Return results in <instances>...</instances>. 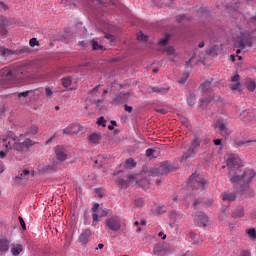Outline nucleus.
Segmentation results:
<instances>
[{"mask_svg":"<svg viewBox=\"0 0 256 256\" xmlns=\"http://www.w3.org/2000/svg\"><path fill=\"white\" fill-rule=\"evenodd\" d=\"M226 165L229 170V179L232 183H239L241 180L244 181V183L241 185V195L244 197H253V195H255V191L250 188L249 183L253 181L256 175L255 170H245L241 175L243 166L241 165V159L235 154H230L228 156Z\"/></svg>","mask_w":256,"mask_h":256,"instance_id":"f257e3e1","label":"nucleus"},{"mask_svg":"<svg viewBox=\"0 0 256 256\" xmlns=\"http://www.w3.org/2000/svg\"><path fill=\"white\" fill-rule=\"evenodd\" d=\"M23 68L11 70L7 67L0 70V88L11 87L18 79H23Z\"/></svg>","mask_w":256,"mask_h":256,"instance_id":"f03ea898","label":"nucleus"},{"mask_svg":"<svg viewBox=\"0 0 256 256\" xmlns=\"http://www.w3.org/2000/svg\"><path fill=\"white\" fill-rule=\"evenodd\" d=\"M188 187H191L193 191H205L209 187V182L206 179L197 173H193L187 181Z\"/></svg>","mask_w":256,"mask_h":256,"instance_id":"7ed1b4c3","label":"nucleus"},{"mask_svg":"<svg viewBox=\"0 0 256 256\" xmlns=\"http://www.w3.org/2000/svg\"><path fill=\"white\" fill-rule=\"evenodd\" d=\"M199 147H201V138L198 135H194L190 147L180 158L181 163H185L187 159L193 157V155H197V149H199Z\"/></svg>","mask_w":256,"mask_h":256,"instance_id":"20e7f679","label":"nucleus"},{"mask_svg":"<svg viewBox=\"0 0 256 256\" xmlns=\"http://www.w3.org/2000/svg\"><path fill=\"white\" fill-rule=\"evenodd\" d=\"M171 171V163L162 162L161 165L151 168L150 175L151 177H161V175H167Z\"/></svg>","mask_w":256,"mask_h":256,"instance_id":"39448f33","label":"nucleus"},{"mask_svg":"<svg viewBox=\"0 0 256 256\" xmlns=\"http://www.w3.org/2000/svg\"><path fill=\"white\" fill-rule=\"evenodd\" d=\"M122 225H125V223H123L119 216H112L106 220V226L114 233L121 231Z\"/></svg>","mask_w":256,"mask_h":256,"instance_id":"423d86ee","label":"nucleus"},{"mask_svg":"<svg viewBox=\"0 0 256 256\" xmlns=\"http://www.w3.org/2000/svg\"><path fill=\"white\" fill-rule=\"evenodd\" d=\"M33 145H35V142L27 138L22 143L15 142L13 149L18 151V153H27V151H29Z\"/></svg>","mask_w":256,"mask_h":256,"instance_id":"0eeeda50","label":"nucleus"},{"mask_svg":"<svg viewBox=\"0 0 256 256\" xmlns=\"http://www.w3.org/2000/svg\"><path fill=\"white\" fill-rule=\"evenodd\" d=\"M209 223V217H207L202 212H198L194 216V224L196 227H207V224Z\"/></svg>","mask_w":256,"mask_h":256,"instance_id":"6e6552de","label":"nucleus"},{"mask_svg":"<svg viewBox=\"0 0 256 256\" xmlns=\"http://www.w3.org/2000/svg\"><path fill=\"white\" fill-rule=\"evenodd\" d=\"M15 143H16L15 138H11L10 136H3L2 138H0V145L6 151H9L10 149H14Z\"/></svg>","mask_w":256,"mask_h":256,"instance_id":"1a4fd4ad","label":"nucleus"},{"mask_svg":"<svg viewBox=\"0 0 256 256\" xmlns=\"http://www.w3.org/2000/svg\"><path fill=\"white\" fill-rule=\"evenodd\" d=\"M231 83L229 84V87L232 91H240L241 87H243V84H241V76L239 73H236L234 76L231 77Z\"/></svg>","mask_w":256,"mask_h":256,"instance_id":"9d476101","label":"nucleus"},{"mask_svg":"<svg viewBox=\"0 0 256 256\" xmlns=\"http://www.w3.org/2000/svg\"><path fill=\"white\" fill-rule=\"evenodd\" d=\"M215 129H218L222 137H229V135H231L229 128H227V124L223 123L222 120L216 121Z\"/></svg>","mask_w":256,"mask_h":256,"instance_id":"9b49d317","label":"nucleus"},{"mask_svg":"<svg viewBox=\"0 0 256 256\" xmlns=\"http://www.w3.org/2000/svg\"><path fill=\"white\" fill-rule=\"evenodd\" d=\"M129 99V93H120L118 95H115L112 104L113 105H123V103H127V100Z\"/></svg>","mask_w":256,"mask_h":256,"instance_id":"f8f14e48","label":"nucleus"},{"mask_svg":"<svg viewBox=\"0 0 256 256\" xmlns=\"http://www.w3.org/2000/svg\"><path fill=\"white\" fill-rule=\"evenodd\" d=\"M101 139H103V135L101 133H91L88 137V143L93 145V147L99 145L101 143Z\"/></svg>","mask_w":256,"mask_h":256,"instance_id":"ddd939ff","label":"nucleus"},{"mask_svg":"<svg viewBox=\"0 0 256 256\" xmlns=\"http://www.w3.org/2000/svg\"><path fill=\"white\" fill-rule=\"evenodd\" d=\"M79 131V124L73 123L63 129V135H75L76 133H79Z\"/></svg>","mask_w":256,"mask_h":256,"instance_id":"4468645a","label":"nucleus"},{"mask_svg":"<svg viewBox=\"0 0 256 256\" xmlns=\"http://www.w3.org/2000/svg\"><path fill=\"white\" fill-rule=\"evenodd\" d=\"M56 159L63 163L67 160V154H65V148L63 146H56L55 148Z\"/></svg>","mask_w":256,"mask_h":256,"instance_id":"2eb2a0df","label":"nucleus"},{"mask_svg":"<svg viewBox=\"0 0 256 256\" xmlns=\"http://www.w3.org/2000/svg\"><path fill=\"white\" fill-rule=\"evenodd\" d=\"M211 83H213V78L200 84L199 89H201L204 97H207L211 93Z\"/></svg>","mask_w":256,"mask_h":256,"instance_id":"dca6fc26","label":"nucleus"},{"mask_svg":"<svg viewBox=\"0 0 256 256\" xmlns=\"http://www.w3.org/2000/svg\"><path fill=\"white\" fill-rule=\"evenodd\" d=\"M91 230L90 229H86L84 232H82L78 238L79 243H81V245H87V243H89V239L91 238Z\"/></svg>","mask_w":256,"mask_h":256,"instance_id":"f3484780","label":"nucleus"},{"mask_svg":"<svg viewBox=\"0 0 256 256\" xmlns=\"http://www.w3.org/2000/svg\"><path fill=\"white\" fill-rule=\"evenodd\" d=\"M231 217L233 219H241L242 217H245V208L243 206H238L232 211Z\"/></svg>","mask_w":256,"mask_h":256,"instance_id":"a211bd4d","label":"nucleus"},{"mask_svg":"<svg viewBox=\"0 0 256 256\" xmlns=\"http://www.w3.org/2000/svg\"><path fill=\"white\" fill-rule=\"evenodd\" d=\"M11 242H9L8 239L2 238L0 239V253H7L9 251V245Z\"/></svg>","mask_w":256,"mask_h":256,"instance_id":"6ab92c4d","label":"nucleus"},{"mask_svg":"<svg viewBox=\"0 0 256 256\" xmlns=\"http://www.w3.org/2000/svg\"><path fill=\"white\" fill-rule=\"evenodd\" d=\"M245 87L251 93H253V91H255V89H256V83H255V81L253 79L247 78L246 81H245Z\"/></svg>","mask_w":256,"mask_h":256,"instance_id":"aec40b11","label":"nucleus"},{"mask_svg":"<svg viewBox=\"0 0 256 256\" xmlns=\"http://www.w3.org/2000/svg\"><path fill=\"white\" fill-rule=\"evenodd\" d=\"M11 253L13 256H19L23 253V246L21 244L13 245L11 248Z\"/></svg>","mask_w":256,"mask_h":256,"instance_id":"412c9836","label":"nucleus"},{"mask_svg":"<svg viewBox=\"0 0 256 256\" xmlns=\"http://www.w3.org/2000/svg\"><path fill=\"white\" fill-rule=\"evenodd\" d=\"M7 35V28L5 27V18L0 16V37Z\"/></svg>","mask_w":256,"mask_h":256,"instance_id":"4be33fe9","label":"nucleus"},{"mask_svg":"<svg viewBox=\"0 0 256 256\" xmlns=\"http://www.w3.org/2000/svg\"><path fill=\"white\" fill-rule=\"evenodd\" d=\"M235 199H237L236 193H223L222 194L223 201H235Z\"/></svg>","mask_w":256,"mask_h":256,"instance_id":"5701e85b","label":"nucleus"},{"mask_svg":"<svg viewBox=\"0 0 256 256\" xmlns=\"http://www.w3.org/2000/svg\"><path fill=\"white\" fill-rule=\"evenodd\" d=\"M135 167H137V163L135 162V160L133 158L127 159L124 163L125 169H133Z\"/></svg>","mask_w":256,"mask_h":256,"instance_id":"b1692460","label":"nucleus"},{"mask_svg":"<svg viewBox=\"0 0 256 256\" xmlns=\"http://www.w3.org/2000/svg\"><path fill=\"white\" fill-rule=\"evenodd\" d=\"M62 85L67 89L68 87H71V83H73V80L71 79V76H67L62 78Z\"/></svg>","mask_w":256,"mask_h":256,"instance_id":"393cba45","label":"nucleus"},{"mask_svg":"<svg viewBox=\"0 0 256 256\" xmlns=\"http://www.w3.org/2000/svg\"><path fill=\"white\" fill-rule=\"evenodd\" d=\"M116 183L121 187V189H127L129 187V180H123L122 178H118Z\"/></svg>","mask_w":256,"mask_h":256,"instance_id":"a878e982","label":"nucleus"},{"mask_svg":"<svg viewBox=\"0 0 256 256\" xmlns=\"http://www.w3.org/2000/svg\"><path fill=\"white\" fill-rule=\"evenodd\" d=\"M28 135H37L39 133V127L37 125H32L27 130Z\"/></svg>","mask_w":256,"mask_h":256,"instance_id":"bb28decb","label":"nucleus"},{"mask_svg":"<svg viewBox=\"0 0 256 256\" xmlns=\"http://www.w3.org/2000/svg\"><path fill=\"white\" fill-rule=\"evenodd\" d=\"M249 239H251V241H255L256 240V230L255 228H251V229H248L246 231Z\"/></svg>","mask_w":256,"mask_h":256,"instance_id":"cd10ccee","label":"nucleus"},{"mask_svg":"<svg viewBox=\"0 0 256 256\" xmlns=\"http://www.w3.org/2000/svg\"><path fill=\"white\" fill-rule=\"evenodd\" d=\"M211 101H213V97L203 98L202 100H200V107L202 109H205V105H209Z\"/></svg>","mask_w":256,"mask_h":256,"instance_id":"c85d7f7f","label":"nucleus"},{"mask_svg":"<svg viewBox=\"0 0 256 256\" xmlns=\"http://www.w3.org/2000/svg\"><path fill=\"white\" fill-rule=\"evenodd\" d=\"M195 101H197V96L195 94L191 93L189 97L187 98V103L190 107H193L195 104Z\"/></svg>","mask_w":256,"mask_h":256,"instance_id":"c756f323","label":"nucleus"},{"mask_svg":"<svg viewBox=\"0 0 256 256\" xmlns=\"http://www.w3.org/2000/svg\"><path fill=\"white\" fill-rule=\"evenodd\" d=\"M153 93H169V88L152 87Z\"/></svg>","mask_w":256,"mask_h":256,"instance_id":"7c9ffc66","label":"nucleus"},{"mask_svg":"<svg viewBox=\"0 0 256 256\" xmlns=\"http://www.w3.org/2000/svg\"><path fill=\"white\" fill-rule=\"evenodd\" d=\"M91 43L93 51H99V49H103V46H101L96 40H92Z\"/></svg>","mask_w":256,"mask_h":256,"instance_id":"2f4dec72","label":"nucleus"},{"mask_svg":"<svg viewBox=\"0 0 256 256\" xmlns=\"http://www.w3.org/2000/svg\"><path fill=\"white\" fill-rule=\"evenodd\" d=\"M96 123L97 125H101V127H107V120L103 116L99 117Z\"/></svg>","mask_w":256,"mask_h":256,"instance_id":"473e14b6","label":"nucleus"},{"mask_svg":"<svg viewBox=\"0 0 256 256\" xmlns=\"http://www.w3.org/2000/svg\"><path fill=\"white\" fill-rule=\"evenodd\" d=\"M55 170V166L53 165H46L42 168V173H49V171H54Z\"/></svg>","mask_w":256,"mask_h":256,"instance_id":"72a5a7b5","label":"nucleus"},{"mask_svg":"<svg viewBox=\"0 0 256 256\" xmlns=\"http://www.w3.org/2000/svg\"><path fill=\"white\" fill-rule=\"evenodd\" d=\"M30 173L31 172H29V170H23L22 173L16 177V179H25L26 177H29Z\"/></svg>","mask_w":256,"mask_h":256,"instance_id":"f704fd0d","label":"nucleus"},{"mask_svg":"<svg viewBox=\"0 0 256 256\" xmlns=\"http://www.w3.org/2000/svg\"><path fill=\"white\" fill-rule=\"evenodd\" d=\"M167 43H169V34H166V36L159 41V45H161V47H165Z\"/></svg>","mask_w":256,"mask_h":256,"instance_id":"c9c22d12","label":"nucleus"},{"mask_svg":"<svg viewBox=\"0 0 256 256\" xmlns=\"http://www.w3.org/2000/svg\"><path fill=\"white\" fill-rule=\"evenodd\" d=\"M144 204H145V201L143 200V198H138L134 200L135 207H143Z\"/></svg>","mask_w":256,"mask_h":256,"instance_id":"e433bc0d","label":"nucleus"},{"mask_svg":"<svg viewBox=\"0 0 256 256\" xmlns=\"http://www.w3.org/2000/svg\"><path fill=\"white\" fill-rule=\"evenodd\" d=\"M246 143H256V140H240L237 142L238 147H242V145H246Z\"/></svg>","mask_w":256,"mask_h":256,"instance_id":"4c0bfd02","label":"nucleus"},{"mask_svg":"<svg viewBox=\"0 0 256 256\" xmlns=\"http://www.w3.org/2000/svg\"><path fill=\"white\" fill-rule=\"evenodd\" d=\"M29 45L30 47H39V41L37 40V38H32L29 41Z\"/></svg>","mask_w":256,"mask_h":256,"instance_id":"58836bf2","label":"nucleus"},{"mask_svg":"<svg viewBox=\"0 0 256 256\" xmlns=\"http://www.w3.org/2000/svg\"><path fill=\"white\" fill-rule=\"evenodd\" d=\"M18 220L20 222V225H21L23 231H27V225H25V220H23V217L19 216Z\"/></svg>","mask_w":256,"mask_h":256,"instance_id":"ea45409f","label":"nucleus"},{"mask_svg":"<svg viewBox=\"0 0 256 256\" xmlns=\"http://www.w3.org/2000/svg\"><path fill=\"white\" fill-rule=\"evenodd\" d=\"M45 95L51 99L53 97V90L50 87L45 88Z\"/></svg>","mask_w":256,"mask_h":256,"instance_id":"a19ab883","label":"nucleus"},{"mask_svg":"<svg viewBox=\"0 0 256 256\" xmlns=\"http://www.w3.org/2000/svg\"><path fill=\"white\" fill-rule=\"evenodd\" d=\"M165 51L168 55H175V48L173 46L167 47Z\"/></svg>","mask_w":256,"mask_h":256,"instance_id":"79ce46f5","label":"nucleus"},{"mask_svg":"<svg viewBox=\"0 0 256 256\" xmlns=\"http://www.w3.org/2000/svg\"><path fill=\"white\" fill-rule=\"evenodd\" d=\"M41 95H43V91L39 89L34 90V99H39Z\"/></svg>","mask_w":256,"mask_h":256,"instance_id":"37998d69","label":"nucleus"},{"mask_svg":"<svg viewBox=\"0 0 256 256\" xmlns=\"http://www.w3.org/2000/svg\"><path fill=\"white\" fill-rule=\"evenodd\" d=\"M183 75H184V79L178 82L180 85H183L187 81V79H189V72H185Z\"/></svg>","mask_w":256,"mask_h":256,"instance_id":"c03bdc74","label":"nucleus"},{"mask_svg":"<svg viewBox=\"0 0 256 256\" xmlns=\"http://www.w3.org/2000/svg\"><path fill=\"white\" fill-rule=\"evenodd\" d=\"M137 39L138 41H147V36L143 34V32H141L140 34H138Z\"/></svg>","mask_w":256,"mask_h":256,"instance_id":"a18cd8bd","label":"nucleus"},{"mask_svg":"<svg viewBox=\"0 0 256 256\" xmlns=\"http://www.w3.org/2000/svg\"><path fill=\"white\" fill-rule=\"evenodd\" d=\"M93 224L96 225V223H99V214L93 213L92 214Z\"/></svg>","mask_w":256,"mask_h":256,"instance_id":"49530a36","label":"nucleus"},{"mask_svg":"<svg viewBox=\"0 0 256 256\" xmlns=\"http://www.w3.org/2000/svg\"><path fill=\"white\" fill-rule=\"evenodd\" d=\"M29 93H33V91H26V92H21L18 94L19 99H21V97H28Z\"/></svg>","mask_w":256,"mask_h":256,"instance_id":"de8ad7c7","label":"nucleus"},{"mask_svg":"<svg viewBox=\"0 0 256 256\" xmlns=\"http://www.w3.org/2000/svg\"><path fill=\"white\" fill-rule=\"evenodd\" d=\"M153 153H155V150L152 148H148L146 150V157H152Z\"/></svg>","mask_w":256,"mask_h":256,"instance_id":"09e8293b","label":"nucleus"},{"mask_svg":"<svg viewBox=\"0 0 256 256\" xmlns=\"http://www.w3.org/2000/svg\"><path fill=\"white\" fill-rule=\"evenodd\" d=\"M2 55H13V51L7 49V48H4L3 51H2Z\"/></svg>","mask_w":256,"mask_h":256,"instance_id":"8fccbe9b","label":"nucleus"},{"mask_svg":"<svg viewBox=\"0 0 256 256\" xmlns=\"http://www.w3.org/2000/svg\"><path fill=\"white\" fill-rule=\"evenodd\" d=\"M185 19H187V17L185 15L177 16V18H176L178 23H183V21H185Z\"/></svg>","mask_w":256,"mask_h":256,"instance_id":"3c124183","label":"nucleus"},{"mask_svg":"<svg viewBox=\"0 0 256 256\" xmlns=\"http://www.w3.org/2000/svg\"><path fill=\"white\" fill-rule=\"evenodd\" d=\"M124 110L127 111V113H133V107L127 104L124 106Z\"/></svg>","mask_w":256,"mask_h":256,"instance_id":"603ef678","label":"nucleus"},{"mask_svg":"<svg viewBox=\"0 0 256 256\" xmlns=\"http://www.w3.org/2000/svg\"><path fill=\"white\" fill-rule=\"evenodd\" d=\"M236 45L240 48V49H245V43H243V41H238L236 42Z\"/></svg>","mask_w":256,"mask_h":256,"instance_id":"864d4df0","label":"nucleus"},{"mask_svg":"<svg viewBox=\"0 0 256 256\" xmlns=\"http://www.w3.org/2000/svg\"><path fill=\"white\" fill-rule=\"evenodd\" d=\"M98 210H99V203H95L92 207V211L93 213H97Z\"/></svg>","mask_w":256,"mask_h":256,"instance_id":"5fc2aeb1","label":"nucleus"},{"mask_svg":"<svg viewBox=\"0 0 256 256\" xmlns=\"http://www.w3.org/2000/svg\"><path fill=\"white\" fill-rule=\"evenodd\" d=\"M92 3L94 5H103L105 2H103V0H92Z\"/></svg>","mask_w":256,"mask_h":256,"instance_id":"6e6d98bb","label":"nucleus"},{"mask_svg":"<svg viewBox=\"0 0 256 256\" xmlns=\"http://www.w3.org/2000/svg\"><path fill=\"white\" fill-rule=\"evenodd\" d=\"M198 205H201V201L195 200L194 203H193L194 209H196V210L199 209Z\"/></svg>","mask_w":256,"mask_h":256,"instance_id":"4d7b16f0","label":"nucleus"},{"mask_svg":"<svg viewBox=\"0 0 256 256\" xmlns=\"http://www.w3.org/2000/svg\"><path fill=\"white\" fill-rule=\"evenodd\" d=\"M240 256H251V252L247 251V250H243L241 253H240Z\"/></svg>","mask_w":256,"mask_h":256,"instance_id":"13d9d810","label":"nucleus"},{"mask_svg":"<svg viewBox=\"0 0 256 256\" xmlns=\"http://www.w3.org/2000/svg\"><path fill=\"white\" fill-rule=\"evenodd\" d=\"M158 113H161V115H167V109L161 108L157 110Z\"/></svg>","mask_w":256,"mask_h":256,"instance_id":"bf43d9fd","label":"nucleus"},{"mask_svg":"<svg viewBox=\"0 0 256 256\" xmlns=\"http://www.w3.org/2000/svg\"><path fill=\"white\" fill-rule=\"evenodd\" d=\"M55 137H57V134H54L50 139H48L46 141V145H50L52 143V141L55 139Z\"/></svg>","mask_w":256,"mask_h":256,"instance_id":"052dcab7","label":"nucleus"},{"mask_svg":"<svg viewBox=\"0 0 256 256\" xmlns=\"http://www.w3.org/2000/svg\"><path fill=\"white\" fill-rule=\"evenodd\" d=\"M154 255H159V253H161V250L159 249V246H155L154 250H153Z\"/></svg>","mask_w":256,"mask_h":256,"instance_id":"680f3d73","label":"nucleus"},{"mask_svg":"<svg viewBox=\"0 0 256 256\" xmlns=\"http://www.w3.org/2000/svg\"><path fill=\"white\" fill-rule=\"evenodd\" d=\"M107 215H109V212H107V210H102V212L99 215V217H107Z\"/></svg>","mask_w":256,"mask_h":256,"instance_id":"e2e57ef3","label":"nucleus"},{"mask_svg":"<svg viewBox=\"0 0 256 256\" xmlns=\"http://www.w3.org/2000/svg\"><path fill=\"white\" fill-rule=\"evenodd\" d=\"M7 155V150L0 151V159H5V156Z\"/></svg>","mask_w":256,"mask_h":256,"instance_id":"0e129e2a","label":"nucleus"},{"mask_svg":"<svg viewBox=\"0 0 256 256\" xmlns=\"http://www.w3.org/2000/svg\"><path fill=\"white\" fill-rule=\"evenodd\" d=\"M105 38L110 39L111 41H113V39H115V36H113L111 34H105Z\"/></svg>","mask_w":256,"mask_h":256,"instance_id":"69168bd1","label":"nucleus"},{"mask_svg":"<svg viewBox=\"0 0 256 256\" xmlns=\"http://www.w3.org/2000/svg\"><path fill=\"white\" fill-rule=\"evenodd\" d=\"M214 145L216 146L221 145V139H214Z\"/></svg>","mask_w":256,"mask_h":256,"instance_id":"338daca9","label":"nucleus"},{"mask_svg":"<svg viewBox=\"0 0 256 256\" xmlns=\"http://www.w3.org/2000/svg\"><path fill=\"white\" fill-rule=\"evenodd\" d=\"M0 5H1L3 11H7V5H5V3L0 2Z\"/></svg>","mask_w":256,"mask_h":256,"instance_id":"774afa93","label":"nucleus"}]
</instances>
